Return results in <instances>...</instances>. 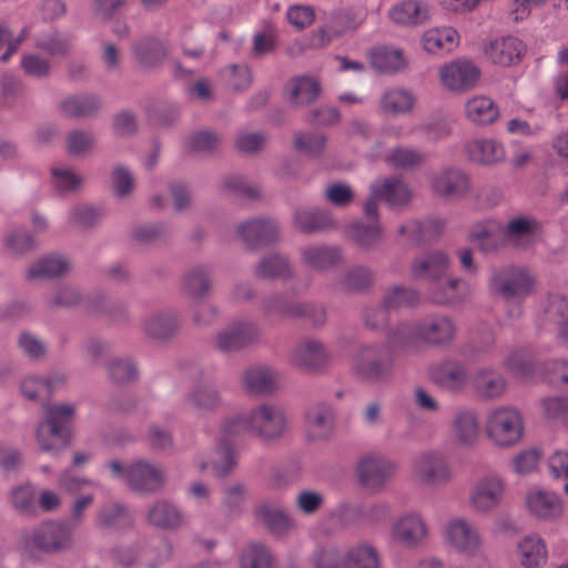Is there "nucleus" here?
Returning a JSON list of instances; mask_svg holds the SVG:
<instances>
[{
    "instance_id": "c9c22d12",
    "label": "nucleus",
    "mask_w": 568,
    "mask_h": 568,
    "mask_svg": "<svg viewBox=\"0 0 568 568\" xmlns=\"http://www.w3.org/2000/svg\"><path fill=\"white\" fill-rule=\"evenodd\" d=\"M293 226L298 232L311 235L334 226L331 215L317 207L297 209L293 213Z\"/></svg>"
},
{
    "instance_id": "2eb2a0df",
    "label": "nucleus",
    "mask_w": 568,
    "mask_h": 568,
    "mask_svg": "<svg viewBox=\"0 0 568 568\" xmlns=\"http://www.w3.org/2000/svg\"><path fill=\"white\" fill-rule=\"evenodd\" d=\"M305 434L310 442H326L334 434L336 413L332 404L320 400L308 406L304 414Z\"/></svg>"
},
{
    "instance_id": "b1692460",
    "label": "nucleus",
    "mask_w": 568,
    "mask_h": 568,
    "mask_svg": "<svg viewBox=\"0 0 568 568\" xmlns=\"http://www.w3.org/2000/svg\"><path fill=\"white\" fill-rule=\"evenodd\" d=\"M428 535L425 519L417 513L400 516L392 527V538L405 548H416Z\"/></svg>"
},
{
    "instance_id": "7ed1b4c3",
    "label": "nucleus",
    "mask_w": 568,
    "mask_h": 568,
    "mask_svg": "<svg viewBox=\"0 0 568 568\" xmlns=\"http://www.w3.org/2000/svg\"><path fill=\"white\" fill-rule=\"evenodd\" d=\"M73 544V530L70 525L55 520L42 523L30 535L23 537L26 552L36 548L45 554H58L71 549Z\"/></svg>"
},
{
    "instance_id": "f8f14e48",
    "label": "nucleus",
    "mask_w": 568,
    "mask_h": 568,
    "mask_svg": "<svg viewBox=\"0 0 568 568\" xmlns=\"http://www.w3.org/2000/svg\"><path fill=\"white\" fill-rule=\"evenodd\" d=\"M413 196L408 185L399 179H385L371 185V196L364 204L366 217L376 220L378 216L377 202L385 201L390 206L406 205Z\"/></svg>"
},
{
    "instance_id": "2f4dec72",
    "label": "nucleus",
    "mask_w": 568,
    "mask_h": 568,
    "mask_svg": "<svg viewBox=\"0 0 568 568\" xmlns=\"http://www.w3.org/2000/svg\"><path fill=\"white\" fill-rule=\"evenodd\" d=\"M141 327L148 338L166 341L178 333L180 324L173 313L165 311L145 316L142 320Z\"/></svg>"
},
{
    "instance_id": "774afa93",
    "label": "nucleus",
    "mask_w": 568,
    "mask_h": 568,
    "mask_svg": "<svg viewBox=\"0 0 568 568\" xmlns=\"http://www.w3.org/2000/svg\"><path fill=\"white\" fill-rule=\"evenodd\" d=\"M505 367L519 378H528L535 371L531 356L525 351H514L504 361Z\"/></svg>"
},
{
    "instance_id": "4d7b16f0",
    "label": "nucleus",
    "mask_w": 568,
    "mask_h": 568,
    "mask_svg": "<svg viewBox=\"0 0 568 568\" xmlns=\"http://www.w3.org/2000/svg\"><path fill=\"white\" fill-rule=\"evenodd\" d=\"M500 234L501 224L494 220L478 222L473 225L470 231L471 239L479 243V247L484 252L497 250Z\"/></svg>"
},
{
    "instance_id": "8fccbe9b",
    "label": "nucleus",
    "mask_w": 568,
    "mask_h": 568,
    "mask_svg": "<svg viewBox=\"0 0 568 568\" xmlns=\"http://www.w3.org/2000/svg\"><path fill=\"white\" fill-rule=\"evenodd\" d=\"M255 275L262 278L287 280L292 277L290 260L277 253L264 256L255 267Z\"/></svg>"
},
{
    "instance_id": "f704fd0d",
    "label": "nucleus",
    "mask_w": 568,
    "mask_h": 568,
    "mask_svg": "<svg viewBox=\"0 0 568 568\" xmlns=\"http://www.w3.org/2000/svg\"><path fill=\"white\" fill-rule=\"evenodd\" d=\"M241 382L248 394L265 396L276 388V373L265 366H254L243 372Z\"/></svg>"
},
{
    "instance_id": "9b49d317",
    "label": "nucleus",
    "mask_w": 568,
    "mask_h": 568,
    "mask_svg": "<svg viewBox=\"0 0 568 568\" xmlns=\"http://www.w3.org/2000/svg\"><path fill=\"white\" fill-rule=\"evenodd\" d=\"M165 483L166 471L161 464L140 458L126 466V485L135 493L156 494Z\"/></svg>"
},
{
    "instance_id": "6e6552de",
    "label": "nucleus",
    "mask_w": 568,
    "mask_h": 568,
    "mask_svg": "<svg viewBox=\"0 0 568 568\" xmlns=\"http://www.w3.org/2000/svg\"><path fill=\"white\" fill-rule=\"evenodd\" d=\"M250 433L263 442L280 439L286 430L284 410L273 404H261L247 412Z\"/></svg>"
},
{
    "instance_id": "1a4fd4ad",
    "label": "nucleus",
    "mask_w": 568,
    "mask_h": 568,
    "mask_svg": "<svg viewBox=\"0 0 568 568\" xmlns=\"http://www.w3.org/2000/svg\"><path fill=\"white\" fill-rule=\"evenodd\" d=\"M446 540L457 554L467 558L478 556L485 546L478 525L463 517L447 524Z\"/></svg>"
},
{
    "instance_id": "680f3d73",
    "label": "nucleus",
    "mask_w": 568,
    "mask_h": 568,
    "mask_svg": "<svg viewBox=\"0 0 568 568\" xmlns=\"http://www.w3.org/2000/svg\"><path fill=\"white\" fill-rule=\"evenodd\" d=\"M273 557L261 542H250L241 554L240 568H272Z\"/></svg>"
},
{
    "instance_id": "6ab92c4d",
    "label": "nucleus",
    "mask_w": 568,
    "mask_h": 568,
    "mask_svg": "<svg viewBox=\"0 0 568 568\" xmlns=\"http://www.w3.org/2000/svg\"><path fill=\"white\" fill-rule=\"evenodd\" d=\"M397 465L381 454H368L358 463L357 476L368 489H379L396 473Z\"/></svg>"
},
{
    "instance_id": "5701e85b",
    "label": "nucleus",
    "mask_w": 568,
    "mask_h": 568,
    "mask_svg": "<svg viewBox=\"0 0 568 568\" xmlns=\"http://www.w3.org/2000/svg\"><path fill=\"white\" fill-rule=\"evenodd\" d=\"M300 262L315 272H327L342 262V248L337 245L310 243L298 248Z\"/></svg>"
},
{
    "instance_id": "5fc2aeb1",
    "label": "nucleus",
    "mask_w": 568,
    "mask_h": 568,
    "mask_svg": "<svg viewBox=\"0 0 568 568\" xmlns=\"http://www.w3.org/2000/svg\"><path fill=\"white\" fill-rule=\"evenodd\" d=\"M422 44L429 53L449 52L457 44V32L452 28L430 29L424 33Z\"/></svg>"
},
{
    "instance_id": "3c124183",
    "label": "nucleus",
    "mask_w": 568,
    "mask_h": 568,
    "mask_svg": "<svg viewBox=\"0 0 568 568\" xmlns=\"http://www.w3.org/2000/svg\"><path fill=\"white\" fill-rule=\"evenodd\" d=\"M132 51L135 60L146 68L160 64L166 55L164 44L152 38L143 39L134 43Z\"/></svg>"
},
{
    "instance_id": "e433bc0d",
    "label": "nucleus",
    "mask_w": 568,
    "mask_h": 568,
    "mask_svg": "<svg viewBox=\"0 0 568 568\" xmlns=\"http://www.w3.org/2000/svg\"><path fill=\"white\" fill-rule=\"evenodd\" d=\"M371 65L379 73L395 74L408 68V60L400 49L381 47L369 53Z\"/></svg>"
},
{
    "instance_id": "9d476101",
    "label": "nucleus",
    "mask_w": 568,
    "mask_h": 568,
    "mask_svg": "<svg viewBox=\"0 0 568 568\" xmlns=\"http://www.w3.org/2000/svg\"><path fill=\"white\" fill-rule=\"evenodd\" d=\"M506 489V481L499 475H484L470 489L469 505L476 514H490L503 504Z\"/></svg>"
},
{
    "instance_id": "f3484780",
    "label": "nucleus",
    "mask_w": 568,
    "mask_h": 568,
    "mask_svg": "<svg viewBox=\"0 0 568 568\" xmlns=\"http://www.w3.org/2000/svg\"><path fill=\"white\" fill-rule=\"evenodd\" d=\"M253 515L256 523L277 538L287 536L297 527L296 520L277 500H263L255 507Z\"/></svg>"
},
{
    "instance_id": "4c0bfd02",
    "label": "nucleus",
    "mask_w": 568,
    "mask_h": 568,
    "mask_svg": "<svg viewBox=\"0 0 568 568\" xmlns=\"http://www.w3.org/2000/svg\"><path fill=\"white\" fill-rule=\"evenodd\" d=\"M344 568H382L379 554L369 541H358L344 549Z\"/></svg>"
},
{
    "instance_id": "69168bd1",
    "label": "nucleus",
    "mask_w": 568,
    "mask_h": 568,
    "mask_svg": "<svg viewBox=\"0 0 568 568\" xmlns=\"http://www.w3.org/2000/svg\"><path fill=\"white\" fill-rule=\"evenodd\" d=\"M109 377L116 384H125L138 378V368L130 358H113L106 364Z\"/></svg>"
},
{
    "instance_id": "f03ea898",
    "label": "nucleus",
    "mask_w": 568,
    "mask_h": 568,
    "mask_svg": "<svg viewBox=\"0 0 568 568\" xmlns=\"http://www.w3.org/2000/svg\"><path fill=\"white\" fill-rule=\"evenodd\" d=\"M389 349L382 343L362 345L353 356L352 372L361 381L371 384L389 383L394 378L395 364Z\"/></svg>"
},
{
    "instance_id": "37998d69",
    "label": "nucleus",
    "mask_w": 568,
    "mask_h": 568,
    "mask_svg": "<svg viewBox=\"0 0 568 568\" xmlns=\"http://www.w3.org/2000/svg\"><path fill=\"white\" fill-rule=\"evenodd\" d=\"M372 223L355 222L349 226V235L357 246L372 251L379 246L383 240V229L376 220L367 217Z\"/></svg>"
},
{
    "instance_id": "aec40b11",
    "label": "nucleus",
    "mask_w": 568,
    "mask_h": 568,
    "mask_svg": "<svg viewBox=\"0 0 568 568\" xmlns=\"http://www.w3.org/2000/svg\"><path fill=\"white\" fill-rule=\"evenodd\" d=\"M480 70L468 60H455L439 69V80L444 88L463 92L470 90L479 80Z\"/></svg>"
},
{
    "instance_id": "c85d7f7f",
    "label": "nucleus",
    "mask_w": 568,
    "mask_h": 568,
    "mask_svg": "<svg viewBox=\"0 0 568 568\" xmlns=\"http://www.w3.org/2000/svg\"><path fill=\"white\" fill-rule=\"evenodd\" d=\"M526 506L531 516L545 521H555L564 514L562 501L551 491L532 490L526 497Z\"/></svg>"
},
{
    "instance_id": "052dcab7",
    "label": "nucleus",
    "mask_w": 568,
    "mask_h": 568,
    "mask_svg": "<svg viewBox=\"0 0 568 568\" xmlns=\"http://www.w3.org/2000/svg\"><path fill=\"white\" fill-rule=\"evenodd\" d=\"M495 349V337L490 328L484 326L473 334L465 354L479 361L490 356Z\"/></svg>"
},
{
    "instance_id": "de8ad7c7",
    "label": "nucleus",
    "mask_w": 568,
    "mask_h": 568,
    "mask_svg": "<svg viewBox=\"0 0 568 568\" xmlns=\"http://www.w3.org/2000/svg\"><path fill=\"white\" fill-rule=\"evenodd\" d=\"M34 47L51 57H67L73 50V39L58 31L45 32L36 38Z\"/></svg>"
},
{
    "instance_id": "864d4df0",
    "label": "nucleus",
    "mask_w": 568,
    "mask_h": 568,
    "mask_svg": "<svg viewBox=\"0 0 568 568\" xmlns=\"http://www.w3.org/2000/svg\"><path fill=\"white\" fill-rule=\"evenodd\" d=\"M374 282V271L368 266L357 265L343 275L337 283V287L345 292H362L369 288Z\"/></svg>"
},
{
    "instance_id": "a18cd8bd",
    "label": "nucleus",
    "mask_w": 568,
    "mask_h": 568,
    "mask_svg": "<svg viewBox=\"0 0 568 568\" xmlns=\"http://www.w3.org/2000/svg\"><path fill=\"white\" fill-rule=\"evenodd\" d=\"M518 559L525 568H538L546 564L547 549L544 540L537 535L523 538L518 544Z\"/></svg>"
},
{
    "instance_id": "79ce46f5",
    "label": "nucleus",
    "mask_w": 568,
    "mask_h": 568,
    "mask_svg": "<svg viewBox=\"0 0 568 568\" xmlns=\"http://www.w3.org/2000/svg\"><path fill=\"white\" fill-rule=\"evenodd\" d=\"M473 387L480 398L493 399L503 395L506 389V381L497 371L481 368L473 378Z\"/></svg>"
},
{
    "instance_id": "13d9d810",
    "label": "nucleus",
    "mask_w": 568,
    "mask_h": 568,
    "mask_svg": "<svg viewBox=\"0 0 568 568\" xmlns=\"http://www.w3.org/2000/svg\"><path fill=\"white\" fill-rule=\"evenodd\" d=\"M419 293L413 287L395 285L384 293L385 307L397 311L404 307H414L419 302Z\"/></svg>"
},
{
    "instance_id": "09e8293b",
    "label": "nucleus",
    "mask_w": 568,
    "mask_h": 568,
    "mask_svg": "<svg viewBox=\"0 0 568 568\" xmlns=\"http://www.w3.org/2000/svg\"><path fill=\"white\" fill-rule=\"evenodd\" d=\"M467 119L476 124L485 125L493 123L499 115L494 101L487 97H474L465 104Z\"/></svg>"
},
{
    "instance_id": "20e7f679",
    "label": "nucleus",
    "mask_w": 568,
    "mask_h": 568,
    "mask_svg": "<svg viewBox=\"0 0 568 568\" xmlns=\"http://www.w3.org/2000/svg\"><path fill=\"white\" fill-rule=\"evenodd\" d=\"M250 433V419L247 413L236 414L225 418L221 425V442L214 450L211 460L214 474L224 477L235 466L233 447L229 443L242 434Z\"/></svg>"
},
{
    "instance_id": "a878e982",
    "label": "nucleus",
    "mask_w": 568,
    "mask_h": 568,
    "mask_svg": "<svg viewBox=\"0 0 568 568\" xmlns=\"http://www.w3.org/2000/svg\"><path fill=\"white\" fill-rule=\"evenodd\" d=\"M213 268L207 264H194L185 270L181 278V292L192 300H203L213 290Z\"/></svg>"
},
{
    "instance_id": "338daca9",
    "label": "nucleus",
    "mask_w": 568,
    "mask_h": 568,
    "mask_svg": "<svg viewBox=\"0 0 568 568\" xmlns=\"http://www.w3.org/2000/svg\"><path fill=\"white\" fill-rule=\"evenodd\" d=\"M34 499L36 489L30 483L19 485L11 490V505L20 514H32L36 507Z\"/></svg>"
},
{
    "instance_id": "58836bf2",
    "label": "nucleus",
    "mask_w": 568,
    "mask_h": 568,
    "mask_svg": "<svg viewBox=\"0 0 568 568\" xmlns=\"http://www.w3.org/2000/svg\"><path fill=\"white\" fill-rule=\"evenodd\" d=\"M101 105V99L95 94L71 95L60 102L59 110L64 116L82 119L95 115Z\"/></svg>"
},
{
    "instance_id": "7c9ffc66",
    "label": "nucleus",
    "mask_w": 568,
    "mask_h": 568,
    "mask_svg": "<svg viewBox=\"0 0 568 568\" xmlns=\"http://www.w3.org/2000/svg\"><path fill=\"white\" fill-rule=\"evenodd\" d=\"M388 17L399 26H419L428 20L429 7L423 0H403L389 9Z\"/></svg>"
},
{
    "instance_id": "393cba45",
    "label": "nucleus",
    "mask_w": 568,
    "mask_h": 568,
    "mask_svg": "<svg viewBox=\"0 0 568 568\" xmlns=\"http://www.w3.org/2000/svg\"><path fill=\"white\" fill-rule=\"evenodd\" d=\"M428 374L435 385L453 393L460 392L468 382L466 366L456 361H446L436 364L429 368Z\"/></svg>"
},
{
    "instance_id": "6e6d98bb",
    "label": "nucleus",
    "mask_w": 568,
    "mask_h": 568,
    "mask_svg": "<svg viewBox=\"0 0 568 568\" xmlns=\"http://www.w3.org/2000/svg\"><path fill=\"white\" fill-rule=\"evenodd\" d=\"M90 300H93V297H84L77 287L63 285L58 287L52 295L45 297V305L50 310L84 305L88 311V301Z\"/></svg>"
},
{
    "instance_id": "ddd939ff",
    "label": "nucleus",
    "mask_w": 568,
    "mask_h": 568,
    "mask_svg": "<svg viewBox=\"0 0 568 568\" xmlns=\"http://www.w3.org/2000/svg\"><path fill=\"white\" fill-rule=\"evenodd\" d=\"M332 355L326 345L316 338H302L291 349L288 361L295 368L306 373H321L331 363Z\"/></svg>"
},
{
    "instance_id": "0eeeda50",
    "label": "nucleus",
    "mask_w": 568,
    "mask_h": 568,
    "mask_svg": "<svg viewBox=\"0 0 568 568\" xmlns=\"http://www.w3.org/2000/svg\"><path fill=\"white\" fill-rule=\"evenodd\" d=\"M535 286V278L526 270L506 266L494 271L489 287L494 294L506 301L528 296Z\"/></svg>"
},
{
    "instance_id": "bf43d9fd",
    "label": "nucleus",
    "mask_w": 568,
    "mask_h": 568,
    "mask_svg": "<svg viewBox=\"0 0 568 568\" xmlns=\"http://www.w3.org/2000/svg\"><path fill=\"white\" fill-rule=\"evenodd\" d=\"M568 323V300L564 295L549 294L544 307V324L558 329Z\"/></svg>"
},
{
    "instance_id": "412c9836",
    "label": "nucleus",
    "mask_w": 568,
    "mask_h": 568,
    "mask_svg": "<svg viewBox=\"0 0 568 568\" xmlns=\"http://www.w3.org/2000/svg\"><path fill=\"white\" fill-rule=\"evenodd\" d=\"M453 442L463 448L477 445L480 434L478 414L473 408L462 407L454 412L449 425Z\"/></svg>"
},
{
    "instance_id": "a19ab883",
    "label": "nucleus",
    "mask_w": 568,
    "mask_h": 568,
    "mask_svg": "<svg viewBox=\"0 0 568 568\" xmlns=\"http://www.w3.org/2000/svg\"><path fill=\"white\" fill-rule=\"evenodd\" d=\"M95 523L100 529L119 531L130 528L133 520L125 506L109 503L100 508Z\"/></svg>"
},
{
    "instance_id": "4468645a",
    "label": "nucleus",
    "mask_w": 568,
    "mask_h": 568,
    "mask_svg": "<svg viewBox=\"0 0 568 568\" xmlns=\"http://www.w3.org/2000/svg\"><path fill=\"white\" fill-rule=\"evenodd\" d=\"M260 334L255 323L245 320L233 321L219 331L214 344L222 353H235L255 343Z\"/></svg>"
},
{
    "instance_id": "49530a36",
    "label": "nucleus",
    "mask_w": 568,
    "mask_h": 568,
    "mask_svg": "<svg viewBox=\"0 0 568 568\" xmlns=\"http://www.w3.org/2000/svg\"><path fill=\"white\" fill-rule=\"evenodd\" d=\"M187 402L200 415L214 413L223 404L219 389L210 385L194 387L187 396Z\"/></svg>"
},
{
    "instance_id": "dca6fc26",
    "label": "nucleus",
    "mask_w": 568,
    "mask_h": 568,
    "mask_svg": "<svg viewBox=\"0 0 568 568\" xmlns=\"http://www.w3.org/2000/svg\"><path fill=\"white\" fill-rule=\"evenodd\" d=\"M413 476L420 484L435 487L449 481L452 470L447 458L442 453L426 452L415 458Z\"/></svg>"
},
{
    "instance_id": "72a5a7b5",
    "label": "nucleus",
    "mask_w": 568,
    "mask_h": 568,
    "mask_svg": "<svg viewBox=\"0 0 568 568\" xmlns=\"http://www.w3.org/2000/svg\"><path fill=\"white\" fill-rule=\"evenodd\" d=\"M415 103L416 97L410 90L392 87L385 89L382 93L378 108L383 114L400 115L410 113Z\"/></svg>"
},
{
    "instance_id": "f257e3e1",
    "label": "nucleus",
    "mask_w": 568,
    "mask_h": 568,
    "mask_svg": "<svg viewBox=\"0 0 568 568\" xmlns=\"http://www.w3.org/2000/svg\"><path fill=\"white\" fill-rule=\"evenodd\" d=\"M456 335L454 321L444 314H428L415 322L399 323L386 334L387 343L394 349H417L419 343L430 346L450 344Z\"/></svg>"
},
{
    "instance_id": "c756f323",
    "label": "nucleus",
    "mask_w": 568,
    "mask_h": 568,
    "mask_svg": "<svg viewBox=\"0 0 568 568\" xmlns=\"http://www.w3.org/2000/svg\"><path fill=\"white\" fill-rule=\"evenodd\" d=\"M146 521L156 529L178 530L183 526L184 515L175 504L159 499L149 506Z\"/></svg>"
},
{
    "instance_id": "e2e57ef3",
    "label": "nucleus",
    "mask_w": 568,
    "mask_h": 568,
    "mask_svg": "<svg viewBox=\"0 0 568 568\" xmlns=\"http://www.w3.org/2000/svg\"><path fill=\"white\" fill-rule=\"evenodd\" d=\"M310 562L312 568H344V549L334 544L318 547L313 551Z\"/></svg>"
},
{
    "instance_id": "39448f33",
    "label": "nucleus",
    "mask_w": 568,
    "mask_h": 568,
    "mask_svg": "<svg viewBox=\"0 0 568 568\" xmlns=\"http://www.w3.org/2000/svg\"><path fill=\"white\" fill-rule=\"evenodd\" d=\"M77 407L70 403H58L47 405L44 408L45 424L49 427V434L52 437L62 440L60 448H55L50 444L44 434V425L40 424L37 428V439L42 450L49 453H58L69 443L70 427L75 416Z\"/></svg>"
},
{
    "instance_id": "603ef678",
    "label": "nucleus",
    "mask_w": 568,
    "mask_h": 568,
    "mask_svg": "<svg viewBox=\"0 0 568 568\" xmlns=\"http://www.w3.org/2000/svg\"><path fill=\"white\" fill-rule=\"evenodd\" d=\"M88 312L105 316L118 325L126 324L130 321V314L124 305L110 302L102 295L93 296V300L88 301Z\"/></svg>"
},
{
    "instance_id": "ea45409f",
    "label": "nucleus",
    "mask_w": 568,
    "mask_h": 568,
    "mask_svg": "<svg viewBox=\"0 0 568 568\" xmlns=\"http://www.w3.org/2000/svg\"><path fill=\"white\" fill-rule=\"evenodd\" d=\"M70 271V262L59 254L45 255L29 266L27 280L52 278L62 276Z\"/></svg>"
},
{
    "instance_id": "bb28decb",
    "label": "nucleus",
    "mask_w": 568,
    "mask_h": 568,
    "mask_svg": "<svg viewBox=\"0 0 568 568\" xmlns=\"http://www.w3.org/2000/svg\"><path fill=\"white\" fill-rule=\"evenodd\" d=\"M449 267V258L442 251H430L413 260L410 264L412 276L429 283L443 278Z\"/></svg>"
},
{
    "instance_id": "c03bdc74",
    "label": "nucleus",
    "mask_w": 568,
    "mask_h": 568,
    "mask_svg": "<svg viewBox=\"0 0 568 568\" xmlns=\"http://www.w3.org/2000/svg\"><path fill=\"white\" fill-rule=\"evenodd\" d=\"M287 88L290 92V101L295 106L308 105L321 94V85L318 81L307 75L293 78Z\"/></svg>"
},
{
    "instance_id": "cd10ccee",
    "label": "nucleus",
    "mask_w": 568,
    "mask_h": 568,
    "mask_svg": "<svg viewBox=\"0 0 568 568\" xmlns=\"http://www.w3.org/2000/svg\"><path fill=\"white\" fill-rule=\"evenodd\" d=\"M525 51L526 47L523 41L511 36L497 38L485 48L486 57L494 64L503 67L518 63Z\"/></svg>"
},
{
    "instance_id": "4be33fe9",
    "label": "nucleus",
    "mask_w": 568,
    "mask_h": 568,
    "mask_svg": "<svg viewBox=\"0 0 568 568\" xmlns=\"http://www.w3.org/2000/svg\"><path fill=\"white\" fill-rule=\"evenodd\" d=\"M236 233L248 248L255 250L276 242L280 226L272 219H253L239 224Z\"/></svg>"
},
{
    "instance_id": "473e14b6",
    "label": "nucleus",
    "mask_w": 568,
    "mask_h": 568,
    "mask_svg": "<svg viewBox=\"0 0 568 568\" xmlns=\"http://www.w3.org/2000/svg\"><path fill=\"white\" fill-rule=\"evenodd\" d=\"M469 161L480 165H495L505 159L504 145L494 139H477L465 145Z\"/></svg>"
},
{
    "instance_id": "423d86ee",
    "label": "nucleus",
    "mask_w": 568,
    "mask_h": 568,
    "mask_svg": "<svg viewBox=\"0 0 568 568\" xmlns=\"http://www.w3.org/2000/svg\"><path fill=\"white\" fill-rule=\"evenodd\" d=\"M486 433L497 446L508 447L517 444L524 433L519 412L511 407H498L491 410L487 417Z\"/></svg>"
},
{
    "instance_id": "0e129e2a",
    "label": "nucleus",
    "mask_w": 568,
    "mask_h": 568,
    "mask_svg": "<svg viewBox=\"0 0 568 568\" xmlns=\"http://www.w3.org/2000/svg\"><path fill=\"white\" fill-rule=\"evenodd\" d=\"M247 488L245 485L236 483L223 490L222 506L226 516L236 518L241 516L245 507Z\"/></svg>"
},
{
    "instance_id": "a211bd4d",
    "label": "nucleus",
    "mask_w": 568,
    "mask_h": 568,
    "mask_svg": "<svg viewBox=\"0 0 568 568\" xmlns=\"http://www.w3.org/2000/svg\"><path fill=\"white\" fill-rule=\"evenodd\" d=\"M471 187L470 176L462 169L448 166L435 173L430 189L438 197L457 201L465 197Z\"/></svg>"
}]
</instances>
